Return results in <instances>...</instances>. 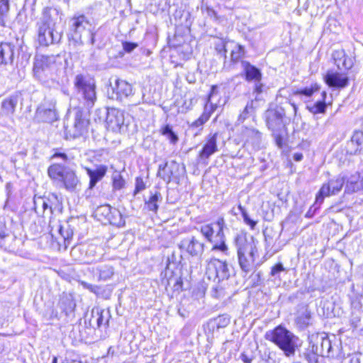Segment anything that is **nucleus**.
I'll return each mask as SVG.
<instances>
[{"instance_id":"obj_38","label":"nucleus","mask_w":363,"mask_h":363,"mask_svg":"<svg viewBox=\"0 0 363 363\" xmlns=\"http://www.w3.org/2000/svg\"><path fill=\"white\" fill-rule=\"evenodd\" d=\"M160 132L161 135L165 136L172 145L177 144L179 141L177 134L173 130L172 127L169 124H166L161 127Z\"/></svg>"},{"instance_id":"obj_16","label":"nucleus","mask_w":363,"mask_h":363,"mask_svg":"<svg viewBox=\"0 0 363 363\" xmlns=\"http://www.w3.org/2000/svg\"><path fill=\"white\" fill-rule=\"evenodd\" d=\"M325 83L335 89H342L349 85L350 79L346 72L328 70L324 77Z\"/></svg>"},{"instance_id":"obj_63","label":"nucleus","mask_w":363,"mask_h":363,"mask_svg":"<svg viewBox=\"0 0 363 363\" xmlns=\"http://www.w3.org/2000/svg\"><path fill=\"white\" fill-rule=\"evenodd\" d=\"M217 93H218V86L216 85H212L211 87V91L208 96V101L210 102L211 97Z\"/></svg>"},{"instance_id":"obj_10","label":"nucleus","mask_w":363,"mask_h":363,"mask_svg":"<svg viewBox=\"0 0 363 363\" xmlns=\"http://www.w3.org/2000/svg\"><path fill=\"white\" fill-rule=\"evenodd\" d=\"M74 123L69 129L67 128L70 136L76 138L83 135L87 132L89 120L87 119V111L84 107H77L74 108Z\"/></svg>"},{"instance_id":"obj_62","label":"nucleus","mask_w":363,"mask_h":363,"mask_svg":"<svg viewBox=\"0 0 363 363\" xmlns=\"http://www.w3.org/2000/svg\"><path fill=\"white\" fill-rule=\"evenodd\" d=\"M87 35L89 37V43L94 45L95 43V33L91 29H88Z\"/></svg>"},{"instance_id":"obj_19","label":"nucleus","mask_w":363,"mask_h":363,"mask_svg":"<svg viewBox=\"0 0 363 363\" xmlns=\"http://www.w3.org/2000/svg\"><path fill=\"white\" fill-rule=\"evenodd\" d=\"M16 46L11 43H0V66L12 65L15 57Z\"/></svg>"},{"instance_id":"obj_45","label":"nucleus","mask_w":363,"mask_h":363,"mask_svg":"<svg viewBox=\"0 0 363 363\" xmlns=\"http://www.w3.org/2000/svg\"><path fill=\"white\" fill-rule=\"evenodd\" d=\"M333 57L335 61V64L336 65L337 69L339 70H341V67L340 63H337V60L340 59V57L343 58L342 66L345 67V69H349L352 67L351 63H347V57L343 51H335L333 53Z\"/></svg>"},{"instance_id":"obj_39","label":"nucleus","mask_w":363,"mask_h":363,"mask_svg":"<svg viewBox=\"0 0 363 363\" xmlns=\"http://www.w3.org/2000/svg\"><path fill=\"white\" fill-rule=\"evenodd\" d=\"M246 51L243 45L237 44L230 52V63L231 67L238 63L245 55Z\"/></svg>"},{"instance_id":"obj_13","label":"nucleus","mask_w":363,"mask_h":363,"mask_svg":"<svg viewBox=\"0 0 363 363\" xmlns=\"http://www.w3.org/2000/svg\"><path fill=\"white\" fill-rule=\"evenodd\" d=\"M178 246L191 257H199L203 254L205 245L195 236H189L182 239Z\"/></svg>"},{"instance_id":"obj_30","label":"nucleus","mask_w":363,"mask_h":363,"mask_svg":"<svg viewBox=\"0 0 363 363\" xmlns=\"http://www.w3.org/2000/svg\"><path fill=\"white\" fill-rule=\"evenodd\" d=\"M18 95L16 94L5 99L1 102V114L6 116H13L18 103Z\"/></svg>"},{"instance_id":"obj_42","label":"nucleus","mask_w":363,"mask_h":363,"mask_svg":"<svg viewBox=\"0 0 363 363\" xmlns=\"http://www.w3.org/2000/svg\"><path fill=\"white\" fill-rule=\"evenodd\" d=\"M113 208L108 204L98 206L95 211V215L99 220H104L105 222L110 216Z\"/></svg>"},{"instance_id":"obj_37","label":"nucleus","mask_w":363,"mask_h":363,"mask_svg":"<svg viewBox=\"0 0 363 363\" xmlns=\"http://www.w3.org/2000/svg\"><path fill=\"white\" fill-rule=\"evenodd\" d=\"M299 357L306 361L307 363H318L321 355L308 345V347L299 354Z\"/></svg>"},{"instance_id":"obj_12","label":"nucleus","mask_w":363,"mask_h":363,"mask_svg":"<svg viewBox=\"0 0 363 363\" xmlns=\"http://www.w3.org/2000/svg\"><path fill=\"white\" fill-rule=\"evenodd\" d=\"M345 183L344 177L338 176L335 179H330L328 183L323 184L317 193V201L323 202L325 197L339 193Z\"/></svg>"},{"instance_id":"obj_58","label":"nucleus","mask_w":363,"mask_h":363,"mask_svg":"<svg viewBox=\"0 0 363 363\" xmlns=\"http://www.w3.org/2000/svg\"><path fill=\"white\" fill-rule=\"evenodd\" d=\"M51 158L52 159L60 158L65 162H67L69 160L68 155L65 152H61L58 150H57L55 152V153L52 155Z\"/></svg>"},{"instance_id":"obj_3","label":"nucleus","mask_w":363,"mask_h":363,"mask_svg":"<svg viewBox=\"0 0 363 363\" xmlns=\"http://www.w3.org/2000/svg\"><path fill=\"white\" fill-rule=\"evenodd\" d=\"M48 175L56 186L68 191H74L80 184L75 171L61 163L50 165Z\"/></svg>"},{"instance_id":"obj_18","label":"nucleus","mask_w":363,"mask_h":363,"mask_svg":"<svg viewBox=\"0 0 363 363\" xmlns=\"http://www.w3.org/2000/svg\"><path fill=\"white\" fill-rule=\"evenodd\" d=\"M217 133L210 134L206 137V143L199 154L200 160H208L212 155L218 150L217 146Z\"/></svg>"},{"instance_id":"obj_51","label":"nucleus","mask_w":363,"mask_h":363,"mask_svg":"<svg viewBox=\"0 0 363 363\" xmlns=\"http://www.w3.org/2000/svg\"><path fill=\"white\" fill-rule=\"evenodd\" d=\"M214 323L218 329L225 328L230 323V318L225 315H219L214 319Z\"/></svg>"},{"instance_id":"obj_23","label":"nucleus","mask_w":363,"mask_h":363,"mask_svg":"<svg viewBox=\"0 0 363 363\" xmlns=\"http://www.w3.org/2000/svg\"><path fill=\"white\" fill-rule=\"evenodd\" d=\"M85 169L89 177V188L91 189L106 175L108 167L106 165L99 164L96 165L94 169L86 167Z\"/></svg>"},{"instance_id":"obj_34","label":"nucleus","mask_w":363,"mask_h":363,"mask_svg":"<svg viewBox=\"0 0 363 363\" xmlns=\"http://www.w3.org/2000/svg\"><path fill=\"white\" fill-rule=\"evenodd\" d=\"M106 222L117 227H123L125 224V219L121 213L116 208H113L111 213H110V216H108Z\"/></svg>"},{"instance_id":"obj_25","label":"nucleus","mask_w":363,"mask_h":363,"mask_svg":"<svg viewBox=\"0 0 363 363\" xmlns=\"http://www.w3.org/2000/svg\"><path fill=\"white\" fill-rule=\"evenodd\" d=\"M48 104H50V106L48 108L38 109L37 111V114L38 117L42 121L50 123L57 120V113L55 108L56 101L51 100Z\"/></svg>"},{"instance_id":"obj_2","label":"nucleus","mask_w":363,"mask_h":363,"mask_svg":"<svg viewBox=\"0 0 363 363\" xmlns=\"http://www.w3.org/2000/svg\"><path fill=\"white\" fill-rule=\"evenodd\" d=\"M264 337L275 344L286 357H294L296 350L301 346L299 337L282 325L268 330Z\"/></svg>"},{"instance_id":"obj_60","label":"nucleus","mask_w":363,"mask_h":363,"mask_svg":"<svg viewBox=\"0 0 363 363\" xmlns=\"http://www.w3.org/2000/svg\"><path fill=\"white\" fill-rule=\"evenodd\" d=\"M259 355L262 362L261 363H267L270 358V352L267 350H264L263 352H262V351H259Z\"/></svg>"},{"instance_id":"obj_61","label":"nucleus","mask_w":363,"mask_h":363,"mask_svg":"<svg viewBox=\"0 0 363 363\" xmlns=\"http://www.w3.org/2000/svg\"><path fill=\"white\" fill-rule=\"evenodd\" d=\"M207 107H205V110L202 115L199 118V121H201L203 124H204L206 121H208L211 116V111H207Z\"/></svg>"},{"instance_id":"obj_41","label":"nucleus","mask_w":363,"mask_h":363,"mask_svg":"<svg viewBox=\"0 0 363 363\" xmlns=\"http://www.w3.org/2000/svg\"><path fill=\"white\" fill-rule=\"evenodd\" d=\"M9 12V0H0V26L5 27Z\"/></svg>"},{"instance_id":"obj_28","label":"nucleus","mask_w":363,"mask_h":363,"mask_svg":"<svg viewBox=\"0 0 363 363\" xmlns=\"http://www.w3.org/2000/svg\"><path fill=\"white\" fill-rule=\"evenodd\" d=\"M94 248L93 245L89 246L87 250L85 249L84 245H77L72 247L70 255L76 261L89 262L91 260L88 257V252H93Z\"/></svg>"},{"instance_id":"obj_4","label":"nucleus","mask_w":363,"mask_h":363,"mask_svg":"<svg viewBox=\"0 0 363 363\" xmlns=\"http://www.w3.org/2000/svg\"><path fill=\"white\" fill-rule=\"evenodd\" d=\"M296 106L288 99L272 106L265 113L267 125L272 132H279L286 129V113L291 110L294 114L296 112Z\"/></svg>"},{"instance_id":"obj_22","label":"nucleus","mask_w":363,"mask_h":363,"mask_svg":"<svg viewBox=\"0 0 363 363\" xmlns=\"http://www.w3.org/2000/svg\"><path fill=\"white\" fill-rule=\"evenodd\" d=\"M58 307L66 316H74L76 303L71 294L63 293L60 298Z\"/></svg>"},{"instance_id":"obj_24","label":"nucleus","mask_w":363,"mask_h":363,"mask_svg":"<svg viewBox=\"0 0 363 363\" xmlns=\"http://www.w3.org/2000/svg\"><path fill=\"white\" fill-rule=\"evenodd\" d=\"M48 198L35 196L33 197V210L37 215L40 216H43L46 211L52 215V208Z\"/></svg>"},{"instance_id":"obj_56","label":"nucleus","mask_w":363,"mask_h":363,"mask_svg":"<svg viewBox=\"0 0 363 363\" xmlns=\"http://www.w3.org/2000/svg\"><path fill=\"white\" fill-rule=\"evenodd\" d=\"M123 49L125 52L130 53L133 52L138 46V43L129 41L122 43Z\"/></svg>"},{"instance_id":"obj_54","label":"nucleus","mask_w":363,"mask_h":363,"mask_svg":"<svg viewBox=\"0 0 363 363\" xmlns=\"http://www.w3.org/2000/svg\"><path fill=\"white\" fill-rule=\"evenodd\" d=\"M323 202L317 201V196L315 197V203L310 207L308 211L306 212L305 217L307 218H312L316 213V211L320 208V206Z\"/></svg>"},{"instance_id":"obj_33","label":"nucleus","mask_w":363,"mask_h":363,"mask_svg":"<svg viewBox=\"0 0 363 363\" xmlns=\"http://www.w3.org/2000/svg\"><path fill=\"white\" fill-rule=\"evenodd\" d=\"M215 50L218 55H220V57L223 59V69L225 71H230L231 69V65H228L227 63V49H226V42L222 39H219L217 40L215 44Z\"/></svg>"},{"instance_id":"obj_36","label":"nucleus","mask_w":363,"mask_h":363,"mask_svg":"<svg viewBox=\"0 0 363 363\" xmlns=\"http://www.w3.org/2000/svg\"><path fill=\"white\" fill-rule=\"evenodd\" d=\"M111 318V312L108 309H101L99 308L97 315V328H107L109 326V320Z\"/></svg>"},{"instance_id":"obj_26","label":"nucleus","mask_w":363,"mask_h":363,"mask_svg":"<svg viewBox=\"0 0 363 363\" xmlns=\"http://www.w3.org/2000/svg\"><path fill=\"white\" fill-rule=\"evenodd\" d=\"M178 167L175 161H172L169 164L167 162L160 164L157 171V177L163 179L167 184L170 183L174 174V169Z\"/></svg>"},{"instance_id":"obj_50","label":"nucleus","mask_w":363,"mask_h":363,"mask_svg":"<svg viewBox=\"0 0 363 363\" xmlns=\"http://www.w3.org/2000/svg\"><path fill=\"white\" fill-rule=\"evenodd\" d=\"M125 185V180L119 173L113 175V187L116 190L121 189Z\"/></svg>"},{"instance_id":"obj_44","label":"nucleus","mask_w":363,"mask_h":363,"mask_svg":"<svg viewBox=\"0 0 363 363\" xmlns=\"http://www.w3.org/2000/svg\"><path fill=\"white\" fill-rule=\"evenodd\" d=\"M255 114V108L253 106V101H249L246 104L242 112L239 115L238 121L239 123H243L247 118L250 116H253Z\"/></svg>"},{"instance_id":"obj_14","label":"nucleus","mask_w":363,"mask_h":363,"mask_svg":"<svg viewBox=\"0 0 363 363\" xmlns=\"http://www.w3.org/2000/svg\"><path fill=\"white\" fill-rule=\"evenodd\" d=\"M313 321V313L308 304L301 303L297 306L294 323L296 327L303 330L312 325Z\"/></svg>"},{"instance_id":"obj_52","label":"nucleus","mask_w":363,"mask_h":363,"mask_svg":"<svg viewBox=\"0 0 363 363\" xmlns=\"http://www.w3.org/2000/svg\"><path fill=\"white\" fill-rule=\"evenodd\" d=\"M256 358V353L253 351H243L240 356V359L244 363H252V360Z\"/></svg>"},{"instance_id":"obj_57","label":"nucleus","mask_w":363,"mask_h":363,"mask_svg":"<svg viewBox=\"0 0 363 363\" xmlns=\"http://www.w3.org/2000/svg\"><path fill=\"white\" fill-rule=\"evenodd\" d=\"M350 363H363V353H354L350 356Z\"/></svg>"},{"instance_id":"obj_47","label":"nucleus","mask_w":363,"mask_h":363,"mask_svg":"<svg viewBox=\"0 0 363 363\" xmlns=\"http://www.w3.org/2000/svg\"><path fill=\"white\" fill-rule=\"evenodd\" d=\"M322 341V348L323 353L320 354L323 357H329L331 356L332 353V344L331 341L328 338V335L325 334V337H323V340Z\"/></svg>"},{"instance_id":"obj_20","label":"nucleus","mask_w":363,"mask_h":363,"mask_svg":"<svg viewBox=\"0 0 363 363\" xmlns=\"http://www.w3.org/2000/svg\"><path fill=\"white\" fill-rule=\"evenodd\" d=\"M241 135L245 143L252 145L255 148H259L262 140V133L253 128L243 127Z\"/></svg>"},{"instance_id":"obj_21","label":"nucleus","mask_w":363,"mask_h":363,"mask_svg":"<svg viewBox=\"0 0 363 363\" xmlns=\"http://www.w3.org/2000/svg\"><path fill=\"white\" fill-rule=\"evenodd\" d=\"M241 66L242 68L241 75L245 77L246 81H253L255 82H261L262 74L261 70L259 68L246 60L241 61Z\"/></svg>"},{"instance_id":"obj_59","label":"nucleus","mask_w":363,"mask_h":363,"mask_svg":"<svg viewBox=\"0 0 363 363\" xmlns=\"http://www.w3.org/2000/svg\"><path fill=\"white\" fill-rule=\"evenodd\" d=\"M205 11L208 17L213 18L216 21L218 20V16L216 11L213 9L209 7L208 6H206Z\"/></svg>"},{"instance_id":"obj_32","label":"nucleus","mask_w":363,"mask_h":363,"mask_svg":"<svg viewBox=\"0 0 363 363\" xmlns=\"http://www.w3.org/2000/svg\"><path fill=\"white\" fill-rule=\"evenodd\" d=\"M363 189V177L359 179V176H352L347 179L345 192L352 194Z\"/></svg>"},{"instance_id":"obj_29","label":"nucleus","mask_w":363,"mask_h":363,"mask_svg":"<svg viewBox=\"0 0 363 363\" xmlns=\"http://www.w3.org/2000/svg\"><path fill=\"white\" fill-rule=\"evenodd\" d=\"M327 92H321V99L317 100L315 103L307 105V109L314 116L317 114H324L326 112L328 103H326Z\"/></svg>"},{"instance_id":"obj_48","label":"nucleus","mask_w":363,"mask_h":363,"mask_svg":"<svg viewBox=\"0 0 363 363\" xmlns=\"http://www.w3.org/2000/svg\"><path fill=\"white\" fill-rule=\"evenodd\" d=\"M99 308H94L91 310L90 318L87 320L85 319V324H88L89 326L93 329L97 328V315L99 314Z\"/></svg>"},{"instance_id":"obj_31","label":"nucleus","mask_w":363,"mask_h":363,"mask_svg":"<svg viewBox=\"0 0 363 363\" xmlns=\"http://www.w3.org/2000/svg\"><path fill=\"white\" fill-rule=\"evenodd\" d=\"M150 194L149 199H145V205L149 211L157 213L159 208L158 203L162 202V196L158 191L154 192L150 191Z\"/></svg>"},{"instance_id":"obj_7","label":"nucleus","mask_w":363,"mask_h":363,"mask_svg":"<svg viewBox=\"0 0 363 363\" xmlns=\"http://www.w3.org/2000/svg\"><path fill=\"white\" fill-rule=\"evenodd\" d=\"M238 262L241 269L245 273L252 270L255 262V246L243 235H238L235 239Z\"/></svg>"},{"instance_id":"obj_15","label":"nucleus","mask_w":363,"mask_h":363,"mask_svg":"<svg viewBox=\"0 0 363 363\" xmlns=\"http://www.w3.org/2000/svg\"><path fill=\"white\" fill-rule=\"evenodd\" d=\"M110 86L112 89L110 98L113 99L122 101L133 94V86L125 80L115 79L113 84L110 82Z\"/></svg>"},{"instance_id":"obj_49","label":"nucleus","mask_w":363,"mask_h":363,"mask_svg":"<svg viewBox=\"0 0 363 363\" xmlns=\"http://www.w3.org/2000/svg\"><path fill=\"white\" fill-rule=\"evenodd\" d=\"M286 269L284 268L283 264L281 262H278L275 264L271 269L270 276L274 277V279H281L280 274L282 272H285Z\"/></svg>"},{"instance_id":"obj_5","label":"nucleus","mask_w":363,"mask_h":363,"mask_svg":"<svg viewBox=\"0 0 363 363\" xmlns=\"http://www.w3.org/2000/svg\"><path fill=\"white\" fill-rule=\"evenodd\" d=\"M226 228L223 217H219L216 222L200 227V232L205 239L213 244L211 251H219L228 254V247L225 243L224 228Z\"/></svg>"},{"instance_id":"obj_17","label":"nucleus","mask_w":363,"mask_h":363,"mask_svg":"<svg viewBox=\"0 0 363 363\" xmlns=\"http://www.w3.org/2000/svg\"><path fill=\"white\" fill-rule=\"evenodd\" d=\"M54 62V56L36 55L33 68L34 77L42 81L44 72H45Z\"/></svg>"},{"instance_id":"obj_55","label":"nucleus","mask_w":363,"mask_h":363,"mask_svg":"<svg viewBox=\"0 0 363 363\" xmlns=\"http://www.w3.org/2000/svg\"><path fill=\"white\" fill-rule=\"evenodd\" d=\"M146 185L141 177H137L135 179V190L133 192V195L135 196L138 193H140L141 191L145 189Z\"/></svg>"},{"instance_id":"obj_40","label":"nucleus","mask_w":363,"mask_h":363,"mask_svg":"<svg viewBox=\"0 0 363 363\" xmlns=\"http://www.w3.org/2000/svg\"><path fill=\"white\" fill-rule=\"evenodd\" d=\"M320 89V85H318L317 83H313L311 84L310 86H306L303 88L296 89L294 92V94L295 96H303L306 98H308L312 96L314 93L319 91Z\"/></svg>"},{"instance_id":"obj_35","label":"nucleus","mask_w":363,"mask_h":363,"mask_svg":"<svg viewBox=\"0 0 363 363\" xmlns=\"http://www.w3.org/2000/svg\"><path fill=\"white\" fill-rule=\"evenodd\" d=\"M325 333H313L308 336V345H311L318 353H323L322 341Z\"/></svg>"},{"instance_id":"obj_11","label":"nucleus","mask_w":363,"mask_h":363,"mask_svg":"<svg viewBox=\"0 0 363 363\" xmlns=\"http://www.w3.org/2000/svg\"><path fill=\"white\" fill-rule=\"evenodd\" d=\"M91 24L84 14H75L69 21V30L72 38L76 42L83 44L82 32L87 33L88 29H91Z\"/></svg>"},{"instance_id":"obj_9","label":"nucleus","mask_w":363,"mask_h":363,"mask_svg":"<svg viewBox=\"0 0 363 363\" xmlns=\"http://www.w3.org/2000/svg\"><path fill=\"white\" fill-rule=\"evenodd\" d=\"M98 113H101V116L99 117L100 121L106 117L105 122L108 130L116 133L121 131L125 121L123 111L118 108H110L99 111Z\"/></svg>"},{"instance_id":"obj_8","label":"nucleus","mask_w":363,"mask_h":363,"mask_svg":"<svg viewBox=\"0 0 363 363\" xmlns=\"http://www.w3.org/2000/svg\"><path fill=\"white\" fill-rule=\"evenodd\" d=\"M206 274L214 282H223L230 275L228 263L214 257L207 261Z\"/></svg>"},{"instance_id":"obj_27","label":"nucleus","mask_w":363,"mask_h":363,"mask_svg":"<svg viewBox=\"0 0 363 363\" xmlns=\"http://www.w3.org/2000/svg\"><path fill=\"white\" fill-rule=\"evenodd\" d=\"M94 275L98 281H107L114 274V269L111 265L101 264L93 268Z\"/></svg>"},{"instance_id":"obj_46","label":"nucleus","mask_w":363,"mask_h":363,"mask_svg":"<svg viewBox=\"0 0 363 363\" xmlns=\"http://www.w3.org/2000/svg\"><path fill=\"white\" fill-rule=\"evenodd\" d=\"M238 209L242 214L245 223L249 225L252 230H254L257 224V221L250 217L246 209L240 203L238 205Z\"/></svg>"},{"instance_id":"obj_1","label":"nucleus","mask_w":363,"mask_h":363,"mask_svg":"<svg viewBox=\"0 0 363 363\" xmlns=\"http://www.w3.org/2000/svg\"><path fill=\"white\" fill-rule=\"evenodd\" d=\"M73 86L80 104L89 111L97 100L95 79L89 74H77L73 79Z\"/></svg>"},{"instance_id":"obj_43","label":"nucleus","mask_w":363,"mask_h":363,"mask_svg":"<svg viewBox=\"0 0 363 363\" xmlns=\"http://www.w3.org/2000/svg\"><path fill=\"white\" fill-rule=\"evenodd\" d=\"M211 294L215 298H223L226 295L225 285L222 282L216 281L211 288Z\"/></svg>"},{"instance_id":"obj_64","label":"nucleus","mask_w":363,"mask_h":363,"mask_svg":"<svg viewBox=\"0 0 363 363\" xmlns=\"http://www.w3.org/2000/svg\"><path fill=\"white\" fill-rule=\"evenodd\" d=\"M6 235L4 232L0 231V247H3L5 245V238Z\"/></svg>"},{"instance_id":"obj_6","label":"nucleus","mask_w":363,"mask_h":363,"mask_svg":"<svg viewBox=\"0 0 363 363\" xmlns=\"http://www.w3.org/2000/svg\"><path fill=\"white\" fill-rule=\"evenodd\" d=\"M38 40L40 45L48 46L58 43L62 38V32L57 30L55 23L47 11L43 12L42 17L37 23Z\"/></svg>"},{"instance_id":"obj_53","label":"nucleus","mask_w":363,"mask_h":363,"mask_svg":"<svg viewBox=\"0 0 363 363\" xmlns=\"http://www.w3.org/2000/svg\"><path fill=\"white\" fill-rule=\"evenodd\" d=\"M286 133V129L279 132H273V135L274 137L275 143L277 145L281 148L284 145V135Z\"/></svg>"}]
</instances>
